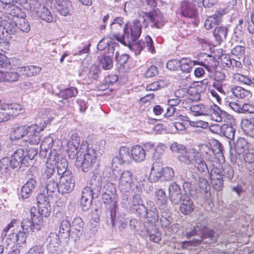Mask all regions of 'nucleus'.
Returning a JSON list of instances; mask_svg holds the SVG:
<instances>
[{
  "label": "nucleus",
  "mask_w": 254,
  "mask_h": 254,
  "mask_svg": "<svg viewBox=\"0 0 254 254\" xmlns=\"http://www.w3.org/2000/svg\"><path fill=\"white\" fill-rule=\"evenodd\" d=\"M101 64L104 69H109L113 66L112 60L109 56H104L101 60Z\"/></svg>",
  "instance_id": "61"
},
{
  "label": "nucleus",
  "mask_w": 254,
  "mask_h": 254,
  "mask_svg": "<svg viewBox=\"0 0 254 254\" xmlns=\"http://www.w3.org/2000/svg\"><path fill=\"white\" fill-rule=\"evenodd\" d=\"M163 87H164V83L160 80L148 84L146 89L147 91H155Z\"/></svg>",
  "instance_id": "64"
},
{
  "label": "nucleus",
  "mask_w": 254,
  "mask_h": 254,
  "mask_svg": "<svg viewBox=\"0 0 254 254\" xmlns=\"http://www.w3.org/2000/svg\"><path fill=\"white\" fill-rule=\"evenodd\" d=\"M233 95L238 99L244 100H249L252 96V92L239 86L231 88Z\"/></svg>",
  "instance_id": "29"
},
{
  "label": "nucleus",
  "mask_w": 254,
  "mask_h": 254,
  "mask_svg": "<svg viewBox=\"0 0 254 254\" xmlns=\"http://www.w3.org/2000/svg\"><path fill=\"white\" fill-rule=\"evenodd\" d=\"M57 9L61 15L65 16L69 14L72 8L71 2L69 0H56Z\"/></svg>",
  "instance_id": "30"
},
{
  "label": "nucleus",
  "mask_w": 254,
  "mask_h": 254,
  "mask_svg": "<svg viewBox=\"0 0 254 254\" xmlns=\"http://www.w3.org/2000/svg\"><path fill=\"white\" fill-rule=\"evenodd\" d=\"M78 94L77 89L74 87H70L69 88L61 90L58 94L60 97H62L64 99H67L69 98L75 97Z\"/></svg>",
  "instance_id": "45"
},
{
  "label": "nucleus",
  "mask_w": 254,
  "mask_h": 254,
  "mask_svg": "<svg viewBox=\"0 0 254 254\" xmlns=\"http://www.w3.org/2000/svg\"><path fill=\"white\" fill-rule=\"evenodd\" d=\"M146 18L139 16L137 19L132 23H127L123 28L124 34L118 41L122 44H130L133 41H137L139 38L142 28H146L148 26Z\"/></svg>",
  "instance_id": "3"
},
{
  "label": "nucleus",
  "mask_w": 254,
  "mask_h": 254,
  "mask_svg": "<svg viewBox=\"0 0 254 254\" xmlns=\"http://www.w3.org/2000/svg\"><path fill=\"white\" fill-rule=\"evenodd\" d=\"M228 33V28L225 26L216 27L213 31V35L215 40L220 44L226 39Z\"/></svg>",
  "instance_id": "39"
},
{
  "label": "nucleus",
  "mask_w": 254,
  "mask_h": 254,
  "mask_svg": "<svg viewBox=\"0 0 254 254\" xmlns=\"http://www.w3.org/2000/svg\"><path fill=\"white\" fill-rule=\"evenodd\" d=\"M36 182L34 179L28 180L22 187L21 190V196L23 199L28 198L31 194L32 190L35 188Z\"/></svg>",
  "instance_id": "35"
},
{
  "label": "nucleus",
  "mask_w": 254,
  "mask_h": 254,
  "mask_svg": "<svg viewBox=\"0 0 254 254\" xmlns=\"http://www.w3.org/2000/svg\"><path fill=\"white\" fill-rule=\"evenodd\" d=\"M59 159L57 160L56 167L57 168V172L59 176L62 177L64 175H67L66 173L68 172L69 175H72L71 171L67 169V162L64 159H61L60 161Z\"/></svg>",
  "instance_id": "40"
},
{
  "label": "nucleus",
  "mask_w": 254,
  "mask_h": 254,
  "mask_svg": "<svg viewBox=\"0 0 254 254\" xmlns=\"http://www.w3.org/2000/svg\"><path fill=\"white\" fill-rule=\"evenodd\" d=\"M141 217H145L146 218H151L149 220L150 222H155L158 219V212L156 208L151 209H147V215L146 216H140Z\"/></svg>",
  "instance_id": "60"
},
{
  "label": "nucleus",
  "mask_w": 254,
  "mask_h": 254,
  "mask_svg": "<svg viewBox=\"0 0 254 254\" xmlns=\"http://www.w3.org/2000/svg\"><path fill=\"white\" fill-rule=\"evenodd\" d=\"M200 232L203 238H211L214 234L213 230L208 229L205 226L201 227Z\"/></svg>",
  "instance_id": "63"
},
{
  "label": "nucleus",
  "mask_w": 254,
  "mask_h": 254,
  "mask_svg": "<svg viewBox=\"0 0 254 254\" xmlns=\"http://www.w3.org/2000/svg\"><path fill=\"white\" fill-rule=\"evenodd\" d=\"M27 126H21L15 128L11 134V139H19L23 137H26Z\"/></svg>",
  "instance_id": "44"
},
{
  "label": "nucleus",
  "mask_w": 254,
  "mask_h": 254,
  "mask_svg": "<svg viewBox=\"0 0 254 254\" xmlns=\"http://www.w3.org/2000/svg\"><path fill=\"white\" fill-rule=\"evenodd\" d=\"M252 148H250L243 154L244 161L249 163L254 162V143L252 144Z\"/></svg>",
  "instance_id": "55"
},
{
  "label": "nucleus",
  "mask_w": 254,
  "mask_h": 254,
  "mask_svg": "<svg viewBox=\"0 0 254 254\" xmlns=\"http://www.w3.org/2000/svg\"><path fill=\"white\" fill-rule=\"evenodd\" d=\"M24 232L19 231L17 233H12L9 235L8 239L11 240L14 244L20 245L26 241V236Z\"/></svg>",
  "instance_id": "42"
},
{
  "label": "nucleus",
  "mask_w": 254,
  "mask_h": 254,
  "mask_svg": "<svg viewBox=\"0 0 254 254\" xmlns=\"http://www.w3.org/2000/svg\"><path fill=\"white\" fill-rule=\"evenodd\" d=\"M30 216L31 220L29 218H26L21 222L23 231L28 234H32L40 230L43 226V218L35 214L34 215L31 211Z\"/></svg>",
  "instance_id": "6"
},
{
  "label": "nucleus",
  "mask_w": 254,
  "mask_h": 254,
  "mask_svg": "<svg viewBox=\"0 0 254 254\" xmlns=\"http://www.w3.org/2000/svg\"><path fill=\"white\" fill-rule=\"evenodd\" d=\"M245 52V47L241 45L235 46L231 51L232 55L238 59L243 57Z\"/></svg>",
  "instance_id": "58"
},
{
  "label": "nucleus",
  "mask_w": 254,
  "mask_h": 254,
  "mask_svg": "<svg viewBox=\"0 0 254 254\" xmlns=\"http://www.w3.org/2000/svg\"><path fill=\"white\" fill-rule=\"evenodd\" d=\"M189 107L191 112L196 116H207L210 113L211 105L199 104L190 105Z\"/></svg>",
  "instance_id": "26"
},
{
  "label": "nucleus",
  "mask_w": 254,
  "mask_h": 254,
  "mask_svg": "<svg viewBox=\"0 0 254 254\" xmlns=\"http://www.w3.org/2000/svg\"><path fill=\"white\" fill-rule=\"evenodd\" d=\"M67 175L60 177L58 191L61 193H68L71 192L74 187V182L72 175H69L68 172Z\"/></svg>",
  "instance_id": "16"
},
{
  "label": "nucleus",
  "mask_w": 254,
  "mask_h": 254,
  "mask_svg": "<svg viewBox=\"0 0 254 254\" xmlns=\"http://www.w3.org/2000/svg\"><path fill=\"white\" fill-rule=\"evenodd\" d=\"M140 16L146 18L145 21H147L148 23V20L150 19L152 23V26L157 28L162 27L165 22L164 16L159 10H155L151 12L140 15Z\"/></svg>",
  "instance_id": "17"
},
{
  "label": "nucleus",
  "mask_w": 254,
  "mask_h": 254,
  "mask_svg": "<svg viewBox=\"0 0 254 254\" xmlns=\"http://www.w3.org/2000/svg\"><path fill=\"white\" fill-rule=\"evenodd\" d=\"M46 125L47 121L44 120L40 124V126L33 124L27 126L26 138L24 140L31 144H38L41 139L40 132L46 127Z\"/></svg>",
  "instance_id": "7"
},
{
  "label": "nucleus",
  "mask_w": 254,
  "mask_h": 254,
  "mask_svg": "<svg viewBox=\"0 0 254 254\" xmlns=\"http://www.w3.org/2000/svg\"><path fill=\"white\" fill-rule=\"evenodd\" d=\"M58 159L59 156L56 154H54L51 155L47 160L45 168L44 170L43 174L48 178L51 177L55 173L57 160Z\"/></svg>",
  "instance_id": "23"
},
{
  "label": "nucleus",
  "mask_w": 254,
  "mask_h": 254,
  "mask_svg": "<svg viewBox=\"0 0 254 254\" xmlns=\"http://www.w3.org/2000/svg\"><path fill=\"white\" fill-rule=\"evenodd\" d=\"M11 162V158L9 159L8 157H4L2 158L0 161V169L4 170H9L10 169H12V164Z\"/></svg>",
  "instance_id": "57"
},
{
  "label": "nucleus",
  "mask_w": 254,
  "mask_h": 254,
  "mask_svg": "<svg viewBox=\"0 0 254 254\" xmlns=\"http://www.w3.org/2000/svg\"><path fill=\"white\" fill-rule=\"evenodd\" d=\"M198 64L203 65L210 72H214L218 65V62L212 56L205 53L198 57Z\"/></svg>",
  "instance_id": "14"
},
{
  "label": "nucleus",
  "mask_w": 254,
  "mask_h": 254,
  "mask_svg": "<svg viewBox=\"0 0 254 254\" xmlns=\"http://www.w3.org/2000/svg\"><path fill=\"white\" fill-rule=\"evenodd\" d=\"M59 184L57 181L53 179L49 180L46 183L47 192L49 195H51L52 193L58 191Z\"/></svg>",
  "instance_id": "49"
},
{
  "label": "nucleus",
  "mask_w": 254,
  "mask_h": 254,
  "mask_svg": "<svg viewBox=\"0 0 254 254\" xmlns=\"http://www.w3.org/2000/svg\"><path fill=\"white\" fill-rule=\"evenodd\" d=\"M11 28H8V29H10V32H12L15 31L16 27H17L20 31L27 33L30 30V26L25 19V16H22L19 18L18 20L14 21V22H10Z\"/></svg>",
  "instance_id": "25"
},
{
  "label": "nucleus",
  "mask_w": 254,
  "mask_h": 254,
  "mask_svg": "<svg viewBox=\"0 0 254 254\" xmlns=\"http://www.w3.org/2000/svg\"><path fill=\"white\" fill-rule=\"evenodd\" d=\"M3 109L5 110L8 114L9 119H10L11 117L16 116L24 111L22 106L16 103L3 104Z\"/></svg>",
  "instance_id": "32"
},
{
  "label": "nucleus",
  "mask_w": 254,
  "mask_h": 254,
  "mask_svg": "<svg viewBox=\"0 0 254 254\" xmlns=\"http://www.w3.org/2000/svg\"><path fill=\"white\" fill-rule=\"evenodd\" d=\"M116 179L118 182V186L121 191H129L135 187L137 192H141L146 182L144 175L137 174L135 176L129 170H121L114 172Z\"/></svg>",
  "instance_id": "2"
},
{
  "label": "nucleus",
  "mask_w": 254,
  "mask_h": 254,
  "mask_svg": "<svg viewBox=\"0 0 254 254\" xmlns=\"http://www.w3.org/2000/svg\"><path fill=\"white\" fill-rule=\"evenodd\" d=\"M53 143V139L50 136L46 137L42 140L40 145V155L42 156H46L47 151L50 149Z\"/></svg>",
  "instance_id": "41"
},
{
  "label": "nucleus",
  "mask_w": 254,
  "mask_h": 254,
  "mask_svg": "<svg viewBox=\"0 0 254 254\" xmlns=\"http://www.w3.org/2000/svg\"><path fill=\"white\" fill-rule=\"evenodd\" d=\"M201 154L203 158L207 161L211 162L215 156L212 149L207 145H204L201 148Z\"/></svg>",
  "instance_id": "47"
},
{
  "label": "nucleus",
  "mask_w": 254,
  "mask_h": 254,
  "mask_svg": "<svg viewBox=\"0 0 254 254\" xmlns=\"http://www.w3.org/2000/svg\"><path fill=\"white\" fill-rule=\"evenodd\" d=\"M197 154L192 150H187L186 147L182 144H176V157L182 162L190 164L194 160Z\"/></svg>",
  "instance_id": "11"
},
{
  "label": "nucleus",
  "mask_w": 254,
  "mask_h": 254,
  "mask_svg": "<svg viewBox=\"0 0 254 254\" xmlns=\"http://www.w3.org/2000/svg\"><path fill=\"white\" fill-rule=\"evenodd\" d=\"M11 159L13 169L18 167H25L28 163L26 158L25 152L21 148L17 149L14 152L11 156Z\"/></svg>",
  "instance_id": "18"
},
{
  "label": "nucleus",
  "mask_w": 254,
  "mask_h": 254,
  "mask_svg": "<svg viewBox=\"0 0 254 254\" xmlns=\"http://www.w3.org/2000/svg\"><path fill=\"white\" fill-rule=\"evenodd\" d=\"M37 201L38 207L33 206L30 211L42 218L48 217L51 210L49 198L45 193H39L37 196Z\"/></svg>",
  "instance_id": "5"
},
{
  "label": "nucleus",
  "mask_w": 254,
  "mask_h": 254,
  "mask_svg": "<svg viewBox=\"0 0 254 254\" xmlns=\"http://www.w3.org/2000/svg\"><path fill=\"white\" fill-rule=\"evenodd\" d=\"M63 239L56 233H50L47 238V250L48 253L57 254L60 248L61 240Z\"/></svg>",
  "instance_id": "19"
},
{
  "label": "nucleus",
  "mask_w": 254,
  "mask_h": 254,
  "mask_svg": "<svg viewBox=\"0 0 254 254\" xmlns=\"http://www.w3.org/2000/svg\"><path fill=\"white\" fill-rule=\"evenodd\" d=\"M123 45L128 47L130 50L134 51L136 55H138L145 47V42L143 41H139L137 42V41H133L130 44Z\"/></svg>",
  "instance_id": "46"
},
{
  "label": "nucleus",
  "mask_w": 254,
  "mask_h": 254,
  "mask_svg": "<svg viewBox=\"0 0 254 254\" xmlns=\"http://www.w3.org/2000/svg\"><path fill=\"white\" fill-rule=\"evenodd\" d=\"M16 72L10 71L8 72H4L0 70V82H15L18 80L19 77V74Z\"/></svg>",
  "instance_id": "36"
},
{
  "label": "nucleus",
  "mask_w": 254,
  "mask_h": 254,
  "mask_svg": "<svg viewBox=\"0 0 254 254\" xmlns=\"http://www.w3.org/2000/svg\"><path fill=\"white\" fill-rule=\"evenodd\" d=\"M195 4L189 0H184L181 2L180 12L186 17L195 18L197 15V11L195 8Z\"/></svg>",
  "instance_id": "20"
},
{
  "label": "nucleus",
  "mask_w": 254,
  "mask_h": 254,
  "mask_svg": "<svg viewBox=\"0 0 254 254\" xmlns=\"http://www.w3.org/2000/svg\"><path fill=\"white\" fill-rule=\"evenodd\" d=\"M124 23L123 18L119 17L115 18L110 25L111 31L117 40L119 38L121 37L120 32L123 30L122 25Z\"/></svg>",
  "instance_id": "33"
},
{
  "label": "nucleus",
  "mask_w": 254,
  "mask_h": 254,
  "mask_svg": "<svg viewBox=\"0 0 254 254\" xmlns=\"http://www.w3.org/2000/svg\"><path fill=\"white\" fill-rule=\"evenodd\" d=\"M155 200L157 204L162 205L165 204L166 201V197L165 193L162 190H158L155 192Z\"/></svg>",
  "instance_id": "52"
},
{
  "label": "nucleus",
  "mask_w": 254,
  "mask_h": 254,
  "mask_svg": "<svg viewBox=\"0 0 254 254\" xmlns=\"http://www.w3.org/2000/svg\"><path fill=\"white\" fill-rule=\"evenodd\" d=\"M202 81H195L192 83L188 89L187 97L182 102L183 108H187L191 101H197L200 99V93L202 91Z\"/></svg>",
  "instance_id": "9"
},
{
  "label": "nucleus",
  "mask_w": 254,
  "mask_h": 254,
  "mask_svg": "<svg viewBox=\"0 0 254 254\" xmlns=\"http://www.w3.org/2000/svg\"><path fill=\"white\" fill-rule=\"evenodd\" d=\"M233 78L235 80L239 82L240 83L251 85V79L248 76L238 73H235L233 74Z\"/></svg>",
  "instance_id": "50"
},
{
  "label": "nucleus",
  "mask_w": 254,
  "mask_h": 254,
  "mask_svg": "<svg viewBox=\"0 0 254 254\" xmlns=\"http://www.w3.org/2000/svg\"><path fill=\"white\" fill-rule=\"evenodd\" d=\"M212 120L217 122H224L234 124V118L226 112L222 110L219 106L213 104L211 105L210 113L209 114Z\"/></svg>",
  "instance_id": "10"
},
{
  "label": "nucleus",
  "mask_w": 254,
  "mask_h": 254,
  "mask_svg": "<svg viewBox=\"0 0 254 254\" xmlns=\"http://www.w3.org/2000/svg\"><path fill=\"white\" fill-rule=\"evenodd\" d=\"M177 89L176 90V106L179 105L183 100L181 98H183L185 97H187L188 90L187 88H181L177 87Z\"/></svg>",
  "instance_id": "53"
},
{
  "label": "nucleus",
  "mask_w": 254,
  "mask_h": 254,
  "mask_svg": "<svg viewBox=\"0 0 254 254\" xmlns=\"http://www.w3.org/2000/svg\"><path fill=\"white\" fill-rule=\"evenodd\" d=\"M110 217L113 226L118 224L120 229H124L126 227L127 222L124 213H119L116 218V205L111 208Z\"/></svg>",
  "instance_id": "21"
},
{
  "label": "nucleus",
  "mask_w": 254,
  "mask_h": 254,
  "mask_svg": "<svg viewBox=\"0 0 254 254\" xmlns=\"http://www.w3.org/2000/svg\"><path fill=\"white\" fill-rule=\"evenodd\" d=\"M147 233L151 241L158 243L161 240V234L156 228L148 230Z\"/></svg>",
  "instance_id": "51"
},
{
  "label": "nucleus",
  "mask_w": 254,
  "mask_h": 254,
  "mask_svg": "<svg viewBox=\"0 0 254 254\" xmlns=\"http://www.w3.org/2000/svg\"><path fill=\"white\" fill-rule=\"evenodd\" d=\"M129 207L134 209L139 216H146L147 208L144 205L143 200L139 194H135L132 197V202Z\"/></svg>",
  "instance_id": "22"
},
{
  "label": "nucleus",
  "mask_w": 254,
  "mask_h": 254,
  "mask_svg": "<svg viewBox=\"0 0 254 254\" xmlns=\"http://www.w3.org/2000/svg\"><path fill=\"white\" fill-rule=\"evenodd\" d=\"M163 167L162 165L159 162H154L152 164L150 174V178L152 181L156 182L162 176Z\"/></svg>",
  "instance_id": "31"
},
{
  "label": "nucleus",
  "mask_w": 254,
  "mask_h": 254,
  "mask_svg": "<svg viewBox=\"0 0 254 254\" xmlns=\"http://www.w3.org/2000/svg\"><path fill=\"white\" fill-rule=\"evenodd\" d=\"M83 225L84 223L81 218H75L70 225L71 230L73 233H76V235L79 236L83 231Z\"/></svg>",
  "instance_id": "43"
},
{
  "label": "nucleus",
  "mask_w": 254,
  "mask_h": 254,
  "mask_svg": "<svg viewBox=\"0 0 254 254\" xmlns=\"http://www.w3.org/2000/svg\"><path fill=\"white\" fill-rule=\"evenodd\" d=\"M70 228H71L70 222L67 219H64L61 222L58 235L66 240L69 236Z\"/></svg>",
  "instance_id": "38"
},
{
  "label": "nucleus",
  "mask_w": 254,
  "mask_h": 254,
  "mask_svg": "<svg viewBox=\"0 0 254 254\" xmlns=\"http://www.w3.org/2000/svg\"><path fill=\"white\" fill-rule=\"evenodd\" d=\"M4 11L0 12V20L8 23L14 22L22 16H26L21 9L15 4L8 5L4 6Z\"/></svg>",
  "instance_id": "8"
},
{
  "label": "nucleus",
  "mask_w": 254,
  "mask_h": 254,
  "mask_svg": "<svg viewBox=\"0 0 254 254\" xmlns=\"http://www.w3.org/2000/svg\"><path fill=\"white\" fill-rule=\"evenodd\" d=\"M236 125V120L234 119V124H228L224 123L222 125V133L224 136L229 139H233L236 131L234 126Z\"/></svg>",
  "instance_id": "37"
},
{
  "label": "nucleus",
  "mask_w": 254,
  "mask_h": 254,
  "mask_svg": "<svg viewBox=\"0 0 254 254\" xmlns=\"http://www.w3.org/2000/svg\"><path fill=\"white\" fill-rule=\"evenodd\" d=\"M25 254H44L43 245L36 244L31 248Z\"/></svg>",
  "instance_id": "59"
},
{
  "label": "nucleus",
  "mask_w": 254,
  "mask_h": 254,
  "mask_svg": "<svg viewBox=\"0 0 254 254\" xmlns=\"http://www.w3.org/2000/svg\"><path fill=\"white\" fill-rule=\"evenodd\" d=\"M191 62L190 60L185 58L182 59L180 61V67L181 70L187 73L190 72L191 69Z\"/></svg>",
  "instance_id": "54"
},
{
  "label": "nucleus",
  "mask_w": 254,
  "mask_h": 254,
  "mask_svg": "<svg viewBox=\"0 0 254 254\" xmlns=\"http://www.w3.org/2000/svg\"><path fill=\"white\" fill-rule=\"evenodd\" d=\"M102 199L105 204L112 207L116 205V188L115 185L110 182H107L102 190Z\"/></svg>",
  "instance_id": "12"
},
{
  "label": "nucleus",
  "mask_w": 254,
  "mask_h": 254,
  "mask_svg": "<svg viewBox=\"0 0 254 254\" xmlns=\"http://www.w3.org/2000/svg\"><path fill=\"white\" fill-rule=\"evenodd\" d=\"M194 206L193 202L190 197L185 194L181 197V203L180 210L185 215H188L194 210Z\"/></svg>",
  "instance_id": "24"
},
{
  "label": "nucleus",
  "mask_w": 254,
  "mask_h": 254,
  "mask_svg": "<svg viewBox=\"0 0 254 254\" xmlns=\"http://www.w3.org/2000/svg\"><path fill=\"white\" fill-rule=\"evenodd\" d=\"M176 86L181 88L189 89L192 83L190 78L186 77L185 79H178L177 81ZM188 90V89H187Z\"/></svg>",
  "instance_id": "62"
},
{
  "label": "nucleus",
  "mask_w": 254,
  "mask_h": 254,
  "mask_svg": "<svg viewBox=\"0 0 254 254\" xmlns=\"http://www.w3.org/2000/svg\"><path fill=\"white\" fill-rule=\"evenodd\" d=\"M131 149L127 146H122L119 150V155L115 156L112 160L113 164L122 165L132 162Z\"/></svg>",
  "instance_id": "15"
},
{
  "label": "nucleus",
  "mask_w": 254,
  "mask_h": 254,
  "mask_svg": "<svg viewBox=\"0 0 254 254\" xmlns=\"http://www.w3.org/2000/svg\"><path fill=\"white\" fill-rule=\"evenodd\" d=\"M80 137L77 133H73L67 142L66 152L70 159L77 155L75 165L81 167L83 172L90 171L97 161L96 151L88 147L87 142L82 141L80 145Z\"/></svg>",
  "instance_id": "1"
},
{
  "label": "nucleus",
  "mask_w": 254,
  "mask_h": 254,
  "mask_svg": "<svg viewBox=\"0 0 254 254\" xmlns=\"http://www.w3.org/2000/svg\"><path fill=\"white\" fill-rule=\"evenodd\" d=\"M24 8L29 11L31 16L40 18L47 22H51L53 17L49 9L36 1H30Z\"/></svg>",
  "instance_id": "4"
},
{
  "label": "nucleus",
  "mask_w": 254,
  "mask_h": 254,
  "mask_svg": "<svg viewBox=\"0 0 254 254\" xmlns=\"http://www.w3.org/2000/svg\"><path fill=\"white\" fill-rule=\"evenodd\" d=\"M187 117L183 116L182 122H180L181 117L176 118V129L178 133L184 134L186 132V125L187 124Z\"/></svg>",
  "instance_id": "48"
},
{
  "label": "nucleus",
  "mask_w": 254,
  "mask_h": 254,
  "mask_svg": "<svg viewBox=\"0 0 254 254\" xmlns=\"http://www.w3.org/2000/svg\"><path fill=\"white\" fill-rule=\"evenodd\" d=\"M98 194V192H93V189L91 187H86L82 190L81 197L93 200L95 197H97Z\"/></svg>",
  "instance_id": "56"
},
{
  "label": "nucleus",
  "mask_w": 254,
  "mask_h": 254,
  "mask_svg": "<svg viewBox=\"0 0 254 254\" xmlns=\"http://www.w3.org/2000/svg\"><path fill=\"white\" fill-rule=\"evenodd\" d=\"M132 161L137 163L144 161L146 157V152L144 148L140 145H136L131 148Z\"/></svg>",
  "instance_id": "27"
},
{
  "label": "nucleus",
  "mask_w": 254,
  "mask_h": 254,
  "mask_svg": "<svg viewBox=\"0 0 254 254\" xmlns=\"http://www.w3.org/2000/svg\"><path fill=\"white\" fill-rule=\"evenodd\" d=\"M241 127L247 135L254 138V116L250 119H242Z\"/></svg>",
  "instance_id": "28"
},
{
  "label": "nucleus",
  "mask_w": 254,
  "mask_h": 254,
  "mask_svg": "<svg viewBox=\"0 0 254 254\" xmlns=\"http://www.w3.org/2000/svg\"><path fill=\"white\" fill-rule=\"evenodd\" d=\"M250 148V144L247 140L243 137H239L234 144L235 154L232 153L230 156V160L232 164H236L237 162L238 155L244 154L245 152Z\"/></svg>",
  "instance_id": "13"
},
{
  "label": "nucleus",
  "mask_w": 254,
  "mask_h": 254,
  "mask_svg": "<svg viewBox=\"0 0 254 254\" xmlns=\"http://www.w3.org/2000/svg\"><path fill=\"white\" fill-rule=\"evenodd\" d=\"M42 70V68L36 65H27L18 67L17 71L27 76H32L39 74Z\"/></svg>",
  "instance_id": "34"
}]
</instances>
